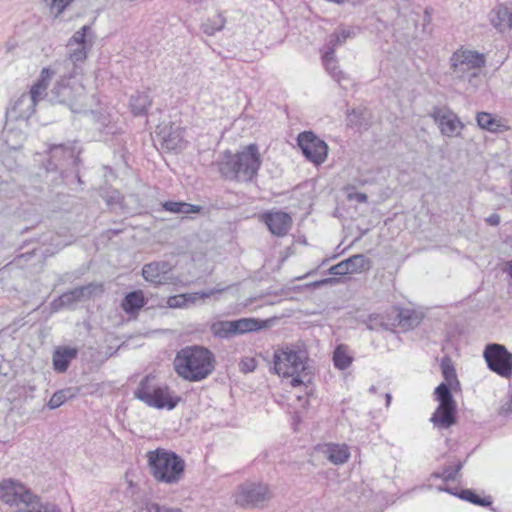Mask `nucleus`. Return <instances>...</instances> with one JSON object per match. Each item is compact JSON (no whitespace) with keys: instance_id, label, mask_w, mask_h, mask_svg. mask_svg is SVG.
Segmentation results:
<instances>
[{"instance_id":"1","label":"nucleus","mask_w":512,"mask_h":512,"mask_svg":"<svg viewBox=\"0 0 512 512\" xmlns=\"http://www.w3.org/2000/svg\"><path fill=\"white\" fill-rule=\"evenodd\" d=\"M216 359L211 350L192 345L180 349L174 358V370L179 377L190 382L206 379L215 370Z\"/></svg>"},{"instance_id":"2","label":"nucleus","mask_w":512,"mask_h":512,"mask_svg":"<svg viewBox=\"0 0 512 512\" xmlns=\"http://www.w3.org/2000/svg\"><path fill=\"white\" fill-rule=\"evenodd\" d=\"M261 164L258 145L252 143L234 154L226 150L218 163V169L227 180L250 182L257 176Z\"/></svg>"},{"instance_id":"3","label":"nucleus","mask_w":512,"mask_h":512,"mask_svg":"<svg viewBox=\"0 0 512 512\" xmlns=\"http://www.w3.org/2000/svg\"><path fill=\"white\" fill-rule=\"evenodd\" d=\"M147 460L151 475L160 483H178L184 474L185 462L173 451L157 448L147 453Z\"/></svg>"},{"instance_id":"4","label":"nucleus","mask_w":512,"mask_h":512,"mask_svg":"<svg viewBox=\"0 0 512 512\" xmlns=\"http://www.w3.org/2000/svg\"><path fill=\"white\" fill-rule=\"evenodd\" d=\"M134 397L149 407L157 409H174L181 401V397L172 395L167 385L155 382V376H145L134 391Z\"/></svg>"},{"instance_id":"5","label":"nucleus","mask_w":512,"mask_h":512,"mask_svg":"<svg viewBox=\"0 0 512 512\" xmlns=\"http://www.w3.org/2000/svg\"><path fill=\"white\" fill-rule=\"evenodd\" d=\"M307 355L303 350H294L290 348L278 349L273 354V371L279 376L289 378V376L302 372L304 377L309 375V366L306 362Z\"/></svg>"},{"instance_id":"6","label":"nucleus","mask_w":512,"mask_h":512,"mask_svg":"<svg viewBox=\"0 0 512 512\" xmlns=\"http://www.w3.org/2000/svg\"><path fill=\"white\" fill-rule=\"evenodd\" d=\"M485 66L484 55L470 50H457L450 58L451 74L459 79L472 82L479 76V71Z\"/></svg>"},{"instance_id":"7","label":"nucleus","mask_w":512,"mask_h":512,"mask_svg":"<svg viewBox=\"0 0 512 512\" xmlns=\"http://www.w3.org/2000/svg\"><path fill=\"white\" fill-rule=\"evenodd\" d=\"M69 79L70 77L63 76L51 89L48 100L51 104H61L73 113H79L83 110L84 87L70 85Z\"/></svg>"},{"instance_id":"8","label":"nucleus","mask_w":512,"mask_h":512,"mask_svg":"<svg viewBox=\"0 0 512 512\" xmlns=\"http://www.w3.org/2000/svg\"><path fill=\"white\" fill-rule=\"evenodd\" d=\"M266 327L265 321L256 318L217 320L210 324V332L219 339H230L236 335L259 331Z\"/></svg>"},{"instance_id":"9","label":"nucleus","mask_w":512,"mask_h":512,"mask_svg":"<svg viewBox=\"0 0 512 512\" xmlns=\"http://www.w3.org/2000/svg\"><path fill=\"white\" fill-rule=\"evenodd\" d=\"M74 142L51 144L49 146V159L45 164L47 172H58L63 177L69 166H77L80 159Z\"/></svg>"},{"instance_id":"10","label":"nucleus","mask_w":512,"mask_h":512,"mask_svg":"<svg viewBox=\"0 0 512 512\" xmlns=\"http://www.w3.org/2000/svg\"><path fill=\"white\" fill-rule=\"evenodd\" d=\"M487 367L503 378L512 376V353L499 343H489L483 351Z\"/></svg>"},{"instance_id":"11","label":"nucleus","mask_w":512,"mask_h":512,"mask_svg":"<svg viewBox=\"0 0 512 512\" xmlns=\"http://www.w3.org/2000/svg\"><path fill=\"white\" fill-rule=\"evenodd\" d=\"M46 89L37 84L36 82L31 86L28 93L22 94L14 103V105L7 109L6 118L11 120L26 121L35 111V106L42 96L48 95Z\"/></svg>"},{"instance_id":"12","label":"nucleus","mask_w":512,"mask_h":512,"mask_svg":"<svg viewBox=\"0 0 512 512\" xmlns=\"http://www.w3.org/2000/svg\"><path fill=\"white\" fill-rule=\"evenodd\" d=\"M297 145L303 156L315 165L322 164L328 155V145L312 131H303L297 136Z\"/></svg>"},{"instance_id":"13","label":"nucleus","mask_w":512,"mask_h":512,"mask_svg":"<svg viewBox=\"0 0 512 512\" xmlns=\"http://www.w3.org/2000/svg\"><path fill=\"white\" fill-rule=\"evenodd\" d=\"M428 115L438 125L441 134L444 136H458L460 134L459 130L464 128V124L457 114L448 106H434Z\"/></svg>"},{"instance_id":"14","label":"nucleus","mask_w":512,"mask_h":512,"mask_svg":"<svg viewBox=\"0 0 512 512\" xmlns=\"http://www.w3.org/2000/svg\"><path fill=\"white\" fill-rule=\"evenodd\" d=\"M270 498L268 487L261 483L242 484L235 496V503L241 507H258Z\"/></svg>"},{"instance_id":"15","label":"nucleus","mask_w":512,"mask_h":512,"mask_svg":"<svg viewBox=\"0 0 512 512\" xmlns=\"http://www.w3.org/2000/svg\"><path fill=\"white\" fill-rule=\"evenodd\" d=\"M156 137L162 149H166L167 151H178L185 147L183 130L180 126L173 123L158 126Z\"/></svg>"},{"instance_id":"16","label":"nucleus","mask_w":512,"mask_h":512,"mask_svg":"<svg viewBox=\"0 0 512 512\" xmlns=\"http://www.w3.org/2000/svg\"><path fill=\"white\" fill-rule=\"evenodd\" d=\"M31 493V489L16 480L5 479L0 482V499L6 504L16 505L17 508L24 501V496Z\"/></svg>"},{"instance_id":"17","label":"nucleus","mask_w":512,"mask_h":512,"mask_svg":"<svg viewBox=\"0 0 512 512\" xmlns=\"http://www.w3.org/2000/svg\"><path fill=\"white\" fill-rule=\"evenodd\" d=\"M261 220L269 231L278 237L285 236L292 226L291 216L284 211H267L261 215Z\"/></svg>"},{"instance_id":"18","label":"nucleus","mask_w":512,"mask_h":512,"mask_svg":"<svg viewBox=\"0 0 512 512\" xmlns=\"http://www.w3.org/2000/svg\"><path fill=\"white\" fill-rule=\"evenodd\" d=\"M457 412V403L438 404L430 421L433 423L434 427L439 430L449 429L457 423Z\"/></svg>"},{"instance_id":"19","label":"nucleus","mask_w":512,"mask_h":512,"mask_svg":"<svg viewBox=\"0 0 512 512\" xmlns=\"http://www.w3.org/2000/svg\"><path fill=\"white\" fill-rule=\"evenodd\" d=\"M78 348L70 346H58L52 356L53 369L57 373H65L71 362L77 358Z\"/></svg>"},{"instance_id":"20","label":"nucleus","mask_w":512,"mask_h":512,"mask_svg":"<svg viewBox=\"0 0 512 512\" xmlns=\"http://www.w3.org/2000/svg\"><path fill=\"white\" fill-rule=\"evenodd\" d=\"M171 268L167 261L151 262L143 266L142 276L146 281L159 285L168 279L166 275Z\"/></svg>"},{"instance_id":"21","label":"nucleus","mask_w":512,"mask_h":512,"mask_svg":"<svg viewBox=\"0 0 512 512\" xmlns=\"http://www.w3.org/2000/svg\"><path fill=\"white\" fill-rule=\"evenodd\" d=\"M16 512H60V510L55 504L43 501L32 492L24 496V501L17 508Z\"/></svg>"},{"instance_id":"22","label":"nucleus","mask_w":512,"mask_h":512,"mask_svg":"<svg viewBox=\"0 0 512 512\" xmlns=\"http://www.w3.org/2000/svg\"><path fill=\"white\" fill-rule=\"evenodd\" d=\"M224 289H210L208 291H201V292H195V293H185V294H179L170 296L167 299V305L170 308H183L187 307L190 303H195L199 299H205L208 298L215 293L222 292Z\"/></svg>"},{"instance_id":"23","label":"nucleus","mask_w":512,"mask_h":512,"mask_svg":"<svg viewBox=\"0 0 512 512\" xmlns=\"http://www.w3.org/2000/svg\"><path fill=\"white\" fill-rule=\"evenodd\" d=\"M356 36L354 28L339 27L328 37L326 57H334L335 50L344 45L348 39H353Z\"/></svg>"},{"instance_id":"24","label":"nucleus","mask_w":512,"mask_h":512,"mask_svg":"<svg viewBox=\"0 0 512 512\" xmlns=\"http://www.w3.org/2000/svg\"><path fill=\"white\" fill-rule=\"evenodd\" d=\"M492 25L500 32L512 28V8L505 5H498L490 12Z\"/></svg>"},{"instance_id":"25","label":"nucleus","mask_w":512,"mask_h":512,"mask_svg":"<svg viewBox=\"0 0 512 512\" xmlns=\"http://www.w3.org/2000/svg\"><path fill=\"white\" fill-rule=\"evenodd\" d=\"M146 304L141 290L127 293L121 302L122 309L129 315L137 314Z\"/></svg>"},{"instance_id":"26","label":"nucleus","mask_w":512,"mask_h":512,"mask_svg":"<svg viewBox=\"0 0 512 512\" xmlns=\"http://www.w3.org/2000/svg\"><path fill=\"white\" fill-rule=\"evenodd\" d=\"M151 104L152 99L149 94L145 92L133 94L129 101V106L134 116L146 115Z\"/></svg>"},{"instance_id":"27","label":"nucleus","mask_w":512,"mask_h":512,"mask_svg":"<svg viewBox=\"0 0 512 512\" xmlns=\"http://www.w3.org/2000/svg\"><path fill=\"white\" fill-rule=\"evenodd\" d=\"M164 211L173 214H196L199 213L203 207L200 205L190 204L184 201H165L162 204Z\"/></svg>"},{"instance_id":"28","label":"nucleus","mask_w":512,"mask_h":512,"mask_svg":"<svg viewBox=\"0 0 512 512\" xmlns=\"http://www.w3.org/2000/svg\"><path fill=\"white\" fill-rule=\"evenodd\" d=\"M476 122L481 129L493 133L501 132L507 128L504 124L501 123L500 119L488 112L477 113Z\"/></svg>"},{"instance_id":"29","label":"nucleus","mask_w":512,"mask_h":512,"mask_svg":"<svg viewBox=\"0 0 512 512\" xmlns=\"http://www.w3.org/2000/svg\"><path fill=\"white\" fill-rule=\"evenodd\" d=\"M423 316L411 309H399L395 320L398 321V326L405 329H412L420 324Z\"/></svg>"},{"instance_id":"30","label":"nucleus","mask_w":512,"mask_h":512,"mask_svg":"<svg viewBox=\"0 0 512 512\" xmlns=\"http://www.w3.org/2000/svg\"><path fill=\"white\" fill-rule=\"evenodd\" d=\"M78 293L76 288L64 292L57 299L52 301V309L58 311L63 308H73L76 303L83 301Z\"/></svg>"},{"instance_id":"31","label":"nucleus","mask_w":512,"mask_h":512,"mask_svg":"<svg viewBox=\"0 0 512 512\" xmlns=\"http://www.w3.org/2000/svg\"><path fill=\"white\" fill-rule=\"evenodd\" d=\"M327 459L335 464L341 465L348 461L350 457L349 449L346 445L329 444L325 451Z\"/></svg>"},{"instance_id":"32","label":"nucleus","mask_w":512,"mask_h":512,"mask_svg":"<svg viewBox=\"0 0 512 512\" xmlns=\"http://www.w3.org/2000/svg\"><path fill=\"white\" fill-rule=\"evenodd\" d=\"M2 138L8 148L17 150L22 146L25 135L20 129L9 127V124L6 123L2 132Z\"/></svg>"},{"instance_id":"33","label":"nucleus","mask_w":512,"mask_h":512,"mask_svg":"<svg viewBox=\"0 0 512 512\" xmlns=\"http://www.w3.org/2000/svg\"><path fill=\"white\" fill-rule=\"evenodd\" d=\"M349 274L368 271L372 267V261L364 254H355L346 259Z\"/></svg>"},{"instance_id":"34","label":"nucleus","mask_w":512,"mask_h":512,"mask_svg":"<svg viewBox=\"0 0 512 512\" xmlns=\"http://www.w3.org/2000/svg\"><path fill=\"white\" fill-rule=\"evenodd\" d=\"M79 392L78 387H68L56 391L48 402L50 409H56L63 405L68 399L74 398Z\"/></svg>"},{"instance_id":"35","label":"nucleus","mask_w":512,"mask_h":512,"mask_svg":"<svg viewBox=\"0 0 512 512\" xmlns=\"http://www.w3.org/2000/svg\"><path fill=\"white\" fill-rule=\"evenodd\" d=\"M459 388L450 383H440L434 390L435 400L438 404H455L457 402L453 397L452 390Z\"/></svg>"},{"instance_id":"36","label":"nucleus","mask_w":512,"mask_h":512,"mask_svg":"<svg viewBox=\"0 0 512 512\" xmlns=\"http://www.w3.org/2000/svg\"><path fill=\"white\" fill-rule=\"evenodd\" d=\"M456 497L465 500L467 502H470L474 505H478L481 507H488L492 504V499L490 496L487 497H481L476 493L473 489H460L458 494H455Z\"/></svg>"},{"instance_id":"37","label":"nucleus","mask_w":512,"mask_h":512,"mask_svg":"<svg viewBox=\"0 0 512 512\" xmlns=\"http://www.w3.org/2000/svg\"><path fill=\"white\" fill-rule=\"evenodd\" d=\"M442 376L444 381L442 383H450L451 385L460 387V382L457 378L455 367L449 356H444L440 362Z\"/></svg>"},{"instance_id":"38","label":"nucleus","mask_w":512,"mask_h":512,"mask_svg":"<svg viewBox=\"0 0 512 512\" xmlns=\"http://www.w3.org/2000/svg\"><path fill=\"white\" fill-rule=\"evenodd\" d=\"M353 358L348 354L347 347L343 344L338 345L333 352L334 366L339 370L347 369Z\"/></svg>"},{"instance_id":"39","label":"nucleus","mask_w":512,"mask_h":512,"mask_svg":"<svg viewBox=\"0 0 512 512\" xmlns=\"http://www.w3.org/2000/svg\"><path fill=\"white\" fill-rule=\"evenodd\" d=\"M83 301L100 296L104 292V284L102 282H91L87 285L76 287Z\"/></svg>"},{"instance_id":"40","label":"nucleus","mask_w":512,"mask_h":512,"mask_svg":"<svg viewBox=\"0 0 512 512\" xmlns=\"http://www.w3.org/2000/svg\"><path fill=\"white\" fill-rule=\"evenodd\" d=\"M225 22L226 20L222 14H217L213 18H209L206 22L202 23L201 29L206 35L212 36L217 31H221L224 28Z\"/></svg>"},{"instance_id":"41","label":"nucleus","mask_w":512,"mask_h":512,"mask_svg":"<svg viewBox=\"0 0 512 512\" xmlns=\"http://www.w3.org/2000/svg\"><path fill=\"white\" fill-rule=\"evenodd\" d=\"M92 30L89 25H84L78 31H76L68 42V47L73 45L91 47V43L88 42L87 38L91 34Z\"/></svg>"},{"instance_id":"42","label":"nucleus","mask_w":512,"mask_h":512,"mask_svg":"<svg viewBox=\"0 0 512 512\" xmlns=\"http://www.w3.org/2000/svg\"><path fill=\"white\" fill-rule=\"evenodd\" d=\"M69 48V57L65 62L67 66L73 65V67L76 68L78 62H83L87 58V51L90 47L77 45L75 49Z\"/></svg>"},{"instance_id":"43","label":"nucleus","mask_w":512,"mask_h":512,"mask_svg":"<svg viewBox=\"0 0 512 512\" xmlns=\"http://www.w3.org/2000/svg\"><path fill=\"white\" fill-rule=\"evenodd\" d=\"M323 62L326 67V70L329 74L339 83H342V80L345 79V75L342 71L338 69L335 64L334 57H326V53L323 55Z\"/></svg>"},{"instance_id":"44","label":"nucleus","mask_w":512,"mask_h":512,"mask_svg":"<svg viewBox=\"0 0 512 512\" xmlns=\"http://www.w3.org/2000/svg\"><path fill=\"white\" fill-rule=\"evenodd\" d=\"M465 461L458 460L454 465H445L444 474L445 482L454 481L457 478L459 471L463 468Z\"/></svg>"},{"instance_id":"45","label":"nucleus","mask_w":512,"mask_h":512,"mask_svg":"<svg viewBox=\"0 0 512 512\" xmlns=\"http://www.w3.org/2000/svg\"><path fill=\"white\" fill-rule=\"evenodd\" d=\"M328 273L335 276H344L349 274V268L346 265V259L331 266L328 269Z\"/></svg>"},{"instance_id":"46","label":"nucleus","mask_w":512,"mask_h":512,"mask_svg":"<svg viewBox=\"0 0 512 512\" xmlns=\"http://www.w3.org/2000/svg\"><path fill=\"white\" fill-rule=\"evenodd\" d=\"M257 367V361L255 358L252 357H246L242 359L239 363L240 371L243 373H250L253 372Z\"/></svg>"},{"instance_id":"47","label":"nucleus","mask_w":512,"mask_h":512,"mask_svg":"<svg viewBox=\"0 0 512 512\" xmlns=\"http://www.w3.org/2000/svg\"><path fill=\"white\" fill-rule=\"evenodd\" d=\"M53 75H54L53 70H51L50 68H43L36 83L43 86L45 89H47L49 82L52 79Z\"/></svg>"},{"instance_id":"48","label":"nucleus","mask_w":512,"mask_h":512,"mask_svg":"<svg viewBox=\"0 0 512 512\" xmlns=\"http://www.w3.org/2000/svg\"><path fill=\"white\" fill-rule=\"evenodd\" d=\"M290 377H291V385L293 387H298L302 384H305L306 382H310V380H311L310 374L307 377H304V374L302 372H297V373L291 375Z\"/></svg>"},{"instance_id":"49","label":"nucleus","mask_w":512,"mask_h":512,"mask_svg":"<svg viewBox=\"0 0 512 512\" xmlns=\"http://www.w3.org/2000/svg\"><path fill=\"white\" fill-rule=\"evenodd\" d=\"M338 282H339V280L337 278L330 277V278H324V279H321V280L313 281V282L307 284L306 286L309 287V288L316 289V288H320V287L325 286V285L336 284Z\"/></svg>"},{"instance_id":"50","label":"nucleus","mask_w":512,"mask_h":512,"mask_svg":"<svg viewBox=\"0 0 512 512\" xmlns=\"http://www.w3.org/2000/svg\"><path fill=\"white\" fill-rule=\"evenodd\" d=\"M74 0H51V8L61 14Z\"/></svg>"},{"instance_id":"51","label":"nucleus","mask_w":512,"mask_h":512,"mask_svg":"<svg viewBox=\"0 0 512 512\" xmlns=\"http://www.w3.org/2000/svg\"><path fill=\"white\" fill-rule=\"evenodd\" d=\"M140 512H170L166 509V506H161L158 503L148 502L144 507L141 508Z\"/></svg>"},{"instance_id":"52","label":"nucleus","mask_w":512,"mask_h":512,"mask_svg":"<svg viewBox=\"0 0 512 512\" xmlns=\"http://www.w3.org/2000/svg\"><path fill=\"white\" fill-rule=\"evenodd\" d=\"M349 200H355L358 203H365L368 200V196L362 192H354L348 194Z\"/></svg>"},{"instance_id":"53","label":"nucleus","mask_w":512,"mask_h":512,"mask_svg":"<svg viewBox=\"0 0 512 512\" xmlns=\"http://www.w3.org/2000/svg\"><path fill=\"white\" fill-rule=\"evenodd\" d=\"M499 413L503 416H508L512 413V398L501 406Z\"/></svg>"},{"instance_id":"54","label":"nucleus","mask_w":512,"mask_h":512,"mask_svg":"<svg viewBox=\"0 0 512 512\" xmlns=\"http://www.w3.org/2000/svg\"><path fill=\"white\" fill-rule=\"evenodd\" d=\"M500 216L496 213L494 214H491L487 219L486 221L492 225V226H497L499 223H500Z\"/></svg>"},{"instance_id":"55","label":"nucleus","mask_w":512,"mask_h":512,"mask_svg":"<svg viewBox=\"0 0 512 512\" xmlns=\"http://www.w3.org/2000/svg\"><path fill=\"white\" fill-rule=\"evenodd\" d=\"M502 271L512 279V259L504 263Z\"/></svg>"},{"instance_id":"56","label":"nucleus","mask_w":512,"mask_h":512,"mask_svg":"<svg viewBox=\"0 0 512 512\" xmlns=\"http://www.w3.org/2000/svg\"><path fill=\"white\" fill-rule=\"evenodd\" d=\"M439 490L440 491L448 492V493H450V494H452L454 496H455V494H458V492H459V491H455L453 488H450V487H443V488L440 487Z\"/></svg>"},{"instance_id":"57","label":"nucleus","mask_w":512,"mask_h":512,"mask_svg":"<svg viewBox=\"0 0 512 512\" xmlns=\"http://www.w3.org/2000/svg\"><path fill=\"white\" fill-rule=\"evenodd\" d=\"M432 477L434 478H439V479H442L445 481V474H444V470L442 472H433L432 473Z\"/></svg>"},{"instance_id":"58","label":"nucleus","mask_w":512,"mask_h":512,"mask_svg":"<svg viewBox=\"0 0 512 512\" xmlns=\"http://www.w3.org/2000/svg\"><path fill=\"white\" fill-rule=\"evenodd\" d=\"M357 115H358V113H357L355 110H353V111H352V113H350V114L348 115V119H349V122H350L351 124H353V123H354V120H353L352 116H353V117H356Z\"/></svg>"},{"instance_id":"59","label":"nucleus","mask_w":512,"mask_h":512,"mask_svg":"<svg viewBox=\"0 0 512 512\" xmlns=\"http://www.w3.org/2000/svg\"><path fill=\"white\" fill-rule=\"evenodd\" d=\"M391 400H392L391 394L387 393V394L385 395L386 406H389V405H390Z\"/></svg>"},{"instance_id":"60","label":"nucleus","mask_w":512,"mask_h":512,"mask_svg":"<svg viewBox=\"0 0 512 512\" xmlns=\"http://www.w3.org/2000/svg\"><path fill=\"white\" fill-rule=\"evenodd\" d=\"M376 319H377V317H373L372 315L369 317V321H370V323H372V322H373L374 320H376ZM368 328H369V329H374V325H373V324H370V325H368Z\"/></svg>"},{"instance_id":"61","label":"nucleus","mask_w":512,"mask_h":512,"mask_svg":"<svg viewBox=\"0 0 512 512\" xmlns=\"http://www.w3.org/2000/svg\"><path fill=\"white\" fill-rule=\"evenodd\" d=\"M32 255V253H23L19 256V258H25V259H28L30 256Z\"/></svg>"},{"instance_id":"62","label":"nucleus","mask_w":512,"mask_h":512,"mask_svg":"<svg viewBox=\"0 0 512 512\" xmlns=\"http://www.w3.org/2000/svg\"><path fill=\"white\" fill-rule=\"evenodd\" d=\"M509 179H510V186H511V193H512V170L509 172Z\"/></svg>"},{"instance_id":"63","label":"nucleus","mask_w":512,"mask_h":512,"mask_svg":"<svg viewBox=\"0 0 512 512\" xmlns=\"http://www.w3.org/2000/svg\"><path fill=\"white\" fill-rule=\"evenodd\" d=\"M369 392H371V393H376V387H375V386H371V387L369 388Z\"/></svg>"},{"instance_id":"64","label":"nucleus","mask_w":512,"mask_h":512,"mask_svg":"<svg viewBox=\"0 0 512 512\" xmlns=\"http://www.w3.org/2000/svg\"><path fill=\"white\" fill-rule=\"evenodd\" d=\"M76 176H77L78 181L81 182L80 176L78 174Z\"/></svg>"}]
</instances>
